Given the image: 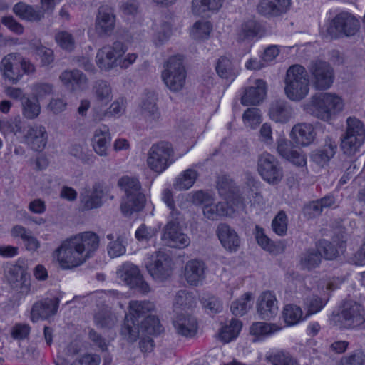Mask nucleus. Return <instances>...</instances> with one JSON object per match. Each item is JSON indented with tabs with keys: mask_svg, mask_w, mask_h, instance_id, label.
I'll return each instance as SVG.
<instances>
[{
	"mask_svg": "<svg viewBox=\"0 0 365 365\" xmlns=\"http://www.w3.org/2000/svg\"><path fill=\"white\" fill-rule=\"evenodd\" d=\"M97 234L87 231L62 242L55 250L53 256L63 269H71L91 258L99 247Z\"/></svg>",
	"mask_w": 365,
	"mask_h": 365,
	"instance_id": "1",
	"label": "nucleus"
},
{
	"mask_svg": "<svg viewBox=\"0 0 365 365\" xmlns=\"http://www.w3.org/2000/svg\"><path fill=\"white\" fill-rule=\"evenodd\" d=\"M126 45L120 41H115L112 45H106L99 49L96 53V63L101 70L109 71L118 66L125 69L137 59L136 53L124 54L127 51Z\"/></svg>",
	"mask_w": 365,
	"mask_h": 365,
	"instance_id": "2",
	"label": "nucleus"
},
{
	"mask_svg": "<svg viewBox=\"0 0 365 365\" xmlns=\"http://www.w3.org/2000/svg\"><path fill=\"white\" fill-rule=\"evenodd\" d=\"M154 310L155 304L150 301L131 300L120 331L124 339L128 341H135L140 334L139 319L143 320L148 315H152Z\"/></svg>",
	"mask_w": 365,
	"mask_h": 365,
	"instance_id": "3",
	"label": "nucleus"
},
{
	"mask_svg": "<svg viewBox=\"0 0 365 365\" xmlns=\"http://www.w3.org/2000/svg\"><path fill=\"white\" fill-rule=\"evenodd\" d=\"M118 185L125 194L120 204V210L123 215H130L144 207L145 197L140 191L141 185L138 178L123 176L118 180Z\"/></svg>",
	"mask_w": 365,
	"mask_h": 365,
	"instance_id": "4",
	"label": "nucleus"
},
{
	"mask_svg": "<svg viewBox=\"0 0 365 365\" xmlns=\"http://www.w3.org/2000/svg\"><path fill=\"white\" fill-rule=\"evenodd\" d=\"M284 93L291 101H299L309 93V79L306 69L300 65L290 66L284 79Z\"/></svg>",
	"mask_w": 365,
	"mask_h": 365,
	"instance_id": "5",
	"label": "nucleus"
},
{
	"mask_svg": "<svg viewBox=\"0 0 365 365\" xmlns=\"http://www.w3.org/2000/svg\"><path fill=\"white\" fill-rule=\"evenodd\" d=\"M341 98L334 93H321L311 98L309 112L322 120L328 121L343 109Z\"/></svg>",
	"mask_w": 365,
	"mask_h": 365,
	"instance_id": "6",
	"label": "nucleus"
},
{
	"mask_svg": "<svg viewBox=\"0 0 365 365\" xmlns=\"http://www.w3.org/2000/svg\"><path fill=\"white\" fill-rule=\"evenodd\" d=\"M346 123V131L341 137V148L344 154L353 155L365 141V126L356 117H349Z\"/></svg>",
	"mask_w": 365,
	"mask_h": 365,
	"instance_id": "7",
	"label": "nucleus"
},
{
	"mask_svg": "<svg viewBox=\"0 0 365 365\" xmlns=\"http://www.w3.org/2000/svg\"><path fill=\"white\" fill-rule=\"evenodd\" d=\"M162 78L166 86L172 91L182 89L185 83L186 71L181 56H174L168 59L162 71Z\"/></svg>",
	"mask_w": 365,
	"mask_h": 365,
	"instance_id": "8",
	"label": "nucleus"
},
{
	"mask_svg": "<svg viewBox=\"0 0 365 365\" xmlns=\"http://www.w3.org/2000/svg\"><path fill=\"white\" fill-rule=\"evenodd\" d=\"M172 145L165 141L153 144L148 150L147 165L150 170L161 173L174 162Z\"/></svg>",
	"mask_w": 365,
	"mask_h": 365,
	"instance_id": "9",
	"label": "nucleus"
},
{
	"mask_svg": "<svg viewBox=\"0 0 365 365\" xmlns=\"http://www.w3.org/2000/svg\"><path fill=\"white\" fill-rule=\"evenodd\" d=\"M338 317L341 327L346 329L358 328L365 322L363 307L353 301L344 302Z\"/></svg>",
	"mask_w": 365,
	"mask_h": 365,
	"instance_id": "10",
	"label": "nucleus"
},
{
	"mask_svg": "<svg viewBox=\"0 0 365 365\" xmlns=\"http://www.w3.org/2000/svg\"><path fill=\"white\" fill-rule=\"evenodd\" d=\"M257 169L262 178L270 184H277L283 177L282 168L277 158L267 152L259 155Z\"/></svg>",
	"mask_w": 365,
	"mask_h": 365,
	"instance_id": "11",
	"label": "nucleus"
},
{
	"mask_svg": "<svg viewBox=\"0 0 365 365\" xmlns=\"http://www.w3.org/2000/svg\"><path fill=\"white\" fill-rule=\"evenodd\" d=\"M116 26L115 10L109 5H101L98 9L95 19V31L98 37H110Z\"/></svg>",
	"mask_w": 365,
	"mask_h": 365,
	"instance_id": "12",
	"label": "nucleus"
},
{
	"mask_svg": "<svg viewBox=\"0 0 365 365\" xmlns=\"http://www.w3.org/2000/svg\"><path fill=\"white\" fill-rule=\"evenodd\" d=\"M313 86L318 90H326L334 82V70L331 66L322 61H312L309 66Z\"/></svg>",
	"mask_w": 365,
	"mask_h": 365,
	"instance_id": "13",
	"label": "nucleus"
},
{
	"mask_svg": "<svg viewBox=\"0 0 365 365\" xmlns=\"http://www.w3.org/2000/svg\"><path fill=\"white\" fill-rule=\"evenodd\" d=\"M146 268L153 278L163 281L171 274V259L163 252L158 251L147 259Z\"/></svg>",
	"mask_w": 365,
	"mask_h": 365,
	"instance_id": "14",
	"label": "nucleus"
},
{
	"mask_svg": "<svg viewBox=\"0 0 365 365\" xmlns=\"http://www.w3.org/2000/svg\"><path fill=\"white\" fill-rule=\"evenodd\" d=\"M104 191L101 182H95L91 188H85L80 194L79 210L82 212L98 209L103 205Z\"/></svg>",
	"mask_w": 365,
	"mask_h": 365,
	"instance_id": "15",
	"label": "nucleus"
},
{
	"mask_svg": "<svg viewBox=\"0 0 365 365\" xmlns=\"http://www.w3.org/2000/svg\"><path fill=\"white\" fill-rule=\"evenodd\" d=\"M162 240L168 246L176 248H185L190 243V237L173 221H168L164 227Z\"/></svg>",
	"mask_w": 365,
	"mask_h": 365,
	"instance_id": "16",
	"label": "nucleus"
},
{
	"mask_svg": "<svg viewBox=\"0 0 365 365\" xmlns=\"http://www.w3.org/2000/svg\"><path fill=\"white\" fill-rule=\"evenodd\" d=\"M20 54L11 53L5 56L0 62V71L4 78L12 83H18L23 76L19 68Z\"/></svg>",
	"mask_w": 365,
	"mask_h": 365,
	"instance_id": "17",
	"label": "nucleus"
},
{
	"mask_svg": "<svg viewBox=\"0 0 365 365\" xmlns=\"http://www.w3.org/2000/svg\"><path fill=\"white\" fill-rule=\"evenodd\" d=\"M24 140L32 150L41 152L48 143V133L46 128L38 124L29 126L24 136Z\"/></svg>",
	"mask_w": 365,
	"mask_h": 365,
	"instance_id": "18",
	"label": "nucleus"
},
{
	"mask_svg": "<svg viewBox=\"0 0 365 365\" xmlns=\"http://www.w3.org/2000/svg\"><path fill=\"white\" fill-rule=\"evenodd\" d=\"M331 28L346 36L355 35L360 28L359 20L351 14L342 11L338 14L331 21Z\"/></svg>",
	"mask_w": 365,
	"mask_h": 365,
	"instance_id": "19",
	"label": "nucleus"
},
{
	"mask_svg": "<svg viewBox=\"0 0 365 365\" xmlns=\"http://www.w3.org/2000/svg\"><path fill=\"white\" fill-rule=\"evenodd\" d=\"M59 80L64 87L72 92L83 91L88 86L86 75L78 69H66L59 76Z\"/></svg>",
	"mask_w": 365,
	"mask_h": 365,
	"instance_id": "20",
	"label": "nucleus"
},
{
	"mask_svg": "<svg viewBox=\"0 0 365 365\" xmlns=\"http://www.w3.org/2000/svg\"><path fill=\"white\" fill-rule=\"evenodd\" d=\"M257 312L262 319L269 320L278 313V302L273 292H263L257 301Z\"/></svg>",
	"mask_w": 365,
	"mask_h": 365,
	"instance_id": "21",
	"label": "nucleus"
},
{
	"mask_svg": "<svg viewBox=\"0 0 365 365\" xmlns=\"http://www.w3.org/2000/svg\"><path fill=\"white\" fill-rule=\"evenodd\" d=\"M59 302L58 297H53L46 298L34 303L31 310V321L36 322L39 319H48L56 314Z\"/></svg>",
	"mask_w": 365,
	"mask_h": 365,
	"instance_id": "22",
	"label": "nucleus"
},
{
	"mask_svg": "<svg viewBox=\"0 0 365 365\" xmlns=\"http://www.w3.org/2000/svg\"><path fill=\"white\" fill-rule=\"evenodd\" d=\"M176 313L173 320L176 333L185 337L194 336L197 331L196 319L186 312Z\"/></svg>",
	"mask_w": 365,
	"mask_h": 365,
	"instance_id": "23",
	"label": "nucleus"
},
{
	"mask_svg": "<svg viewBox=\"0 0 365 365\" xmlns=\"http://www.w3.org/2000/svg\"><path fill=\"white\" fill-rule=\"evenodd\" d=\"M290 0H259L257 12L267 17H277L285 14L290 7Z\"/></svg>",
	"mask_w": 365,
	"mask_h": 365,
	"instance_id": "24",
	"label": "nucleus"
},
{
	"mask_svg": "<svg viewBox=\"0 0 365 365\" xmlns=\"http://www.w3.org/2000/svg\"><path fill=\"white\" fill-rule=\"evenodd\" d=\"M222 246L229 252H236L240 245V238L236 231L226 223H220L216 230Z\"/></svg>",
	"mask_w": 365,
	"mask_h": 365,
	"instance_id": "25",
	"label": "nucleus"
},
{
	"mask_svg": "<svg viewBox=\"0 0 365 365\" xmlns=\"http://www.w3.org/2000/svg\"><path fill=\"white\" fill-rule=\"evenodd\" d=\"M294 110L291 105L284 100H276L271 103L268 115L277 123L284 124L294 117Z\"/></svg>",
	"mask_w": 365,
	"mask_h": 365,
	"instance_id": "26",
	"label": "nucleus"
},
{
	"mask_svg": "<svg viewBox=\"0 0 365 365\" xmlns=\"http://www.w3.org/2000/svg\"><path fill=\"white\" fill-rule=\"evenodd\" d=\"M205 269V264L202 260H189L184 267V277L189 284L197 286L204 280Z\"/></svg>",
	"mask_w": 365,
	"mask_h": 365,
	"instance_id": "27",
	"label": "nucleus"
},
{
	"mask_svg": "<svg viewBox=\"0 0 365 365\" xmlns=\"http://www.w3.org/2000/svg\"><path fill=\"white\" fill-rule=\"evenodd\" d=\"M157 101L158 98L155 93L149 92L143 98L140 103V113L148 123H156L160 118L161 115L157 106Z\"/></svg>",
	"mask_w": 365,
	"mask_h": 365,
	"instance_id": "28",
	"label": "nucleus"
},
{
	"mask_svg": "<svg viewBox=\"0 0 365 365\" xmlns=\"http://www.w3.org/2000/svg\"><path fill=\"white\" fill-rule=\"evenodd\" d=\"M267 93L266 83L262 79L255 81L254 86L246 89L241 98V103L245 106L258 105L263 101Z\"/></svg>",
	"mask_w": 365,
	"mask_h": 365,
	"instance_id": "29",
	"label": "nucleus"
},
{
	"mask_svg": "<svg viewBox=\"0 0 365 365\" xmlns=\"http://www.w3.org/2000/svg\"><path fill=\"white\" fill-rule=\"evenodd\" d=\"M315 135L313 125L307 123H298L294 125L290 133L291 138L301 146L310 145L314 141Z\"/></svg>",
	"mask_w": 365,
	"mask_h": 365,
	"instance_id": "30",
	"label": "nucleus"
},
{
	"mask_svg": "<svg viewBox=\"0 0 365 365\" xmlns=\"http://www.w3.org/2000/svg\"><path fill=\"white\" fill-rule=\"evenodd\" d=\"M336 149V141L327 138L324 146L312 153L311 159L319 166L324 167L334 156Z\"/></svg>",
	"mask_w": 365,
	"mask_h": 365,
	"instance_id": "31",
	"label": "nucleus"
},
{
	"mask_svg": "<svg viewBox=\"0 0 365 365\" xmlns=\"http://www.w3.org/2000/svg\"><path fill=\"white\" fill-rule=\"evenodd\" d=\"M111 138L109 129L106 125L96 130L92 138L94 151L100 156H107Z\"/></svg>",
	"mask_w": 365,
	"mask_h": 365,
	"instance_id": "32",
	"label": "nucleus"
},
{
	"mask_svg": "<svg viewBox=\"0 0 365 365\" xmlns=\"http://www.w3.org/2000/svg\"><path fill=\"white\" fill-rule=\"evenodd\" d=\"M11 234L14 237H20L25 248L29 252L37 251L41 246L40 241L33 235L32 232L22 225L14 226Z\"/></svg>",
	"mask_w": 365,
	"mask_h": 365,
	"instance_id": "33",
	"label": "nucleus"
},
{
	"mask_svg": "<svg viewBox=\"0 0 365 365\" xmlns=\"http://www.w3.org/2000/svg\"><path fill=\"white\" fill-rule=\"evenodd\" d=\"M14 13L19 18L29 21H38L44 16L42 9H36L24 2H19L13 7Z\"/></svg>",
	"mask_w": 365,
	"mask_h": 365,
	"instance_id": "34",
	"label": "nucleus"
},
{
	"mask_svg": "<svg viewBox=\"0 0 365 365\" xmlns=\"http://www.w3.org/2000/svg\"><path fill=\"white\" fill-rule=\"evenodd\" d=\"M95 324L102 329H111L117 323V317L108 306H103L94 314Z\"/></svg>",
	"mask_w": 365,
	"mask_h": 365,
	"instance_id": "35",
	"label": "nucleus"
},
{
	"mask_svg": "<svg viewBox=\"0 0 365 365\" xmlns=\"http://www.w3.org/2000/svg\"><path fill=\"white\" fill-rule=\"evenodd\" d=\"M118 277L130 287L136 282L141 274L138 267L130 262H125L117 271Z\"/></svg>",
	"mask_w": 365,
	"mask_h": 365,
	"instance_id": "36",
	"label": "nucleus"
},
{
	"mask_svg": "<svg viewBox=\"0 0 365 365\" xmlns=\"http://www.w3.org/2000/svg\"><path fill=\"white\" fill-rule=\"evenodd\" d=\"M260 31V25L254 19L245 21L237 34V41L242 42L256 37Z\"/></svg>",
	"mask_w": 365,
	"mask_h": 365,
	"instance_id": "37",
	"label": "nucleus"
},
{
	"mask_svg": "<svg viewBox=\"0 0 365 365\" xmlns=\"http://www.w3.org/2000/svg\"><path fill=\"white\" fill-rule=\"evenodd\" d=\"M266 359L272 365H299L295 357L283 349L267 354Z\"/></svg>",
	"mask_w": 365,
	"mask_h": 365,
	"instance_id": "38",
	"label": "nucleus"
},
{
	"mask_svg": "<svg viewBox=\"0 0 365 365\" xmlns=\"http://www.w3.org/2000/svg\"><path fill=\"white\" fill-rule=\"evenodd\" d=\"M93 92L96 101L101 104H107L113 98L111 87L107 81L103 80L95 82Z\"/></svg>",
	"mask_w": 365,
	"mask_h": 365,
	"instance_id": "39",
	"label": "nucleus"
},
{
	"mask_svg": "<svg viewBox=\"0 0 365 365\" xmlns=\"http://www.w3.org/2000/svg\"><path fill=\"white\" fill-rule=\"evenodd\" d=\"M322 262L318 250L310 249L301 255L299 265L304 270L311 271L318 267Z\"/></svg>",
	"mask_w": 365,
	"mask_h": 365,
	"instance_id": "40",
	"label": "nucleus"
},
{
	"mask_svg": "<svg viewBox=\"0 0 365 365\" xmlns=\"http://www.w3.org/2000/svg\"><path fill=\"white\" fill-rule=\"evenodd\" d=\"M203 214L205 217L210 220H217L221 217L230 215L229 209L223 202L207 203L203 207Z\"/></svg>",
	"mask_w": 365,
	"mask_h": 365,
	"instance_id": "41",
	"label": "nucleus"
},
{
	"mask_svg": "<svg viewBox=\"0 0 365 365\" xmlns=\"http://www.w3.org/2000/svg\"><path fill=\"white\" fill-rule=\"evenodd\" d=\"M216 71L222 78L233 80L237 73V69L227 57H220L216 64Z\"/></svg>",
	"mask_w": 365,
	"mask_h": 365,
	"instance_id": "42",
	"label": "nucleus"
},
{
	"mask_svg": "<svg viewBox=\"0 0 365 365\" xmlns=\"http://www.w3.org/2000/svg\"><path fill=\"white\" fill-rule=\"evenodd\" d=\"M242 323L237 319H232L230 324L222 327L219 333V337L224 343H229L239 334Z\"/></svg>",
	"mask_w": 365,
	"mask_h": 365,
	"instance_id": "43",
	"label": "nucleus"
},
{
	"mask_svg": "<svg viewBox=\"0 0 365 365\" xmlns=\"http://www.w3.org/2000/svg\"><path fill=\"white\" fill-rule=\"evenodd\" d=\"M196 304V299L192 293L185 290H180L178 292L174 303V310L178 312V310H185L190 309Z\"/></svg>",
	"mask_w": 365,
	"mask_h": 365,
	"instance_id": "44",
	"label": "nucleus"
},
{
	"mask_svg": "<svg viewBox=\"0 0 365 365\" xmlns=\"http://www.w3.org/2000/svg\"><path fill=\"white\" fill-rule=\"evenodd\" d=\"M198 176L197 172L193 169H187L181 173L174 183V187L178 190H186L194 185Z\"/></svg>",
	"mask_w": 365,
	"mask_h": 365,
	"instance_id": "45",
	"label": "nucleus"
},
{
	"mask_svg": "<svg viewBox=\"0 0 365 365\" xmlns=\"http://www.w3.org/2000/svg\"><path fill=\"white\" fill-rule=\"evenodd\" d=\"M252 295L250 292L243 294L240 298L233 302L230 309L235 316H242L251 308L252 305Z\"/></svg>",
	"mask_w": 365,
	"mask_h": 365,
	"instance_id": "46",
	"label": "nucleus"
},
{
	"mask_svg": "<svg viewBox=\"0 0 365 365\" xmlns=\"http://www.w3.org/2000/svg\"><path fill=\"white\" fill-rule=\"evenodd\" d=\"M101 357L96 354H84L73 361L63 358L58 359L56 365H99Z\"/></svg>",
	"mask_w": 365,
	"mask_h": 365,
	"instance_id": "47",
	"label": "nucleus"
},
{
	"mask_svg": "<svg viewBox=\"0 0 365 365\" xmlns=\"http://www.w3.org/2000/svg\"><path fill=\"white\" fill-rule=\"evenodd\" d=\"M261 110L257 108H247L242 115V121L245 126L255 129L262 122Z\"/></svg>",
	"mask_w": 365,
	"mask_h": 365,
	"instance_id": "48",
	"label": "nucleus"
},
{
	"mask_svg": "<svg viewBox=\"0 0 365 365\" xmlns=\"http://www.w3.org/2000/svg\"><path fill=\"white\" fill-rule=\"evenodd\" d=\"M140 329L150 335L159 334L163 329L159 319L155 315H148V317L141 321Z\"/></svg>",
	"mask_w": 365,
	"mask_h": 365,
	"instance_id": "49",
	"label": "nucleus"
},
{
	"mask_svg": "<svg viewBox=\"0 0 365 365\" xmlns=\"http://www.w3.org/2000/svg\"><path fill=\"white\" fill-rule=\"evenodd\" d=\"M283 317L285 322L288 325L297 324L302 318V311L297 305L287 304L284 307Z\"/></svg>",
	"mask_w": 365,
	"mask_h": 365,
	"instance_id": "50",
	"label": "nucleus"
},
{
	"mask_svg": "<svg viewBox=\"0 0 365 365\" xmlns=\"http://www.w3.org/2000/svg\"><path fill=\"white\" fill-rule=\"evenodd\" d=\"M212 30V26L208 21H197L192 26L190 36L196 40L207 39Z\"/></svg>",
	"mask_w": 365,
	"mask_h": 365,
	"instance_id": "51",
	"label": "nucleus"
},
{
	"mask_svg": "<svg viewBox=\"0 0 365 365\" xmlns=\"http://www.w3.org/2000/svg\"><path fill=\"white\" fill-rule=\"evenodd\" d=\"M327 304V300L313 294L306 297L304 300V308L307 310V315L319 312Z\"/></svg>",
	"mask_w": 365,
	"mask_h": 365,
	"instance_id": "52",
	"label": "nucleus"
},
{
	"mask_svg": "<svg viewBox=\"0 0 365 365\" xmlns=\"http://www.w3.org/2000/svg\"><path fill=\"white\" fill-rule=\"evenodd\" d=\"M55 41L63 50L71 51L74 49V38L71 34L66 31H58L55 35Z\"/></svg>",
	"mask_w": 365,
	"mask_h": 365,
	"instance_id": "53",
	"label": "nucleus"
},
{
	"mask_svg": "<svg viewBox=\"0 0 365 365\" xmlns=\"http://www.w3.org/2000/svg\"><path fill=\"white\" fill-rule=\"evenodd\" d=\"M278 329L274 324L259 322L252 324L250 332L252 335L257 336H267L276 332Z\"/></svg>",
	"mask_w": 365,
	"mask_h": 365,
	"instance_id": "54",
	"label": "nucleus"
},
{
	"mask_svg": "<svg viewBox=\"0 0 365 365\" xmlns=\"http://www.w3.org/2000/svg\"><path fill=\"white\" fill-rule=\"evenodd\" d=\"M317 250L320 252L321 257L323 256L327 260L335 259L339 254V251L335 245L325 240L319 241Z\"/></svg>",
	"mask_w": 365,
	"mask_h": 365,
	"instance_id": "55",
	"label": "nucleus"
},
{
	"mask_svg": "<svg viewBox=\"0 0 365 365\" xmlns=\"http://www.w3.org/2000/svg\"><path fill=\"white\" fill-rule=\"evenodd\" d=\"M217 187L221 196L227 198L230 195L235 192V186L232 180L226 177L222 176L217 180Z\"/></svg>",
	"mask_w": 365,
	"mask_h": 365,
	"instance_id": "56",
	"label": "nucleus"
},
{
	"mask_svg": "<svg viewBox=\"0 0 365 365\" xmlns=\"http://www.w3.org/2000/svg\"><path fill=\"white\" fill-rule=\"evenodd\" d=\"M273 231L278 235H284L287 230V216L283 211L279 212L272 222Z\"/></svg>",
	"mask_w": 365,
	"mask_h": 365,
	"instance_id": "57",
	"label": "nucleus"
},
{
	"mask_svg": "<svg viewBox=\"0 0 365 365\" xmlns=\"http://www.w3.org/2000/svg\"><path fill=\"white\" fill-rule=\"evenodd\" d=\"M23 114L29 119H34L36 118L39 115L41 110L38 100H30L26 98L23 102Z\"/></svg>",
	"mask_w": 365,
	"mask_h": 365,
	"instance_id": "58",
	"label": "nucleus"
},
{
	"mask_svg": "<svg viewBox=\"0 0 365 365\" xmlns=\"http://www.w3.org/2000/svg\"><path fill=\"white\" fill-rule=\"evenodd\" d=\"M337 365H365V354L356 350L341 359Z\"/></svg>",
	"mask_w": 365,
	"mask_h": 365,
	"instance_id": "59",
	"label": "nucleus"
},
{
	"mask_svg": "<svg viewBox=\"0 0 365 365\" xmlns=\"http://www.w3.org/2000/svg\"><path fill=\"white\" fill-rule=\"evenodd\" d=\"M34 51L41 58L43 66H48L53 61V51L41 43L34 45Z\"/></svg>",
	"mask_w": 365,
	"mask_h": 365,
	"instance_id": "60",
	"label": "nucleus"
},
{
	"mask_svg": "<svg viewBox=\"0 0 365 365\" xmlns=\"http://www.w3.org/2000/svg\"><path fill=\"white\" fill-rule=\"evenodd\" d=\"M108 254L110 257H118L125 253V245L123 242L121 237H118L115 240L110 242L107 247Z\"/></svg>",
	"mask_w": 365,
	"mask_h": 365,
	"instance_id": "61",
	"label": "nucleus"
},
{
	"mask_svg": "<svg viewBox=\"0 0 365 365\" xmlns=\"http://www.w3.org/2000/svg\"><path fill=\"white\" fill-rule=\"evenodd\" d=\"M259 140L267 146L273 144L272 128L270 123H264L262 125L259 131Z\"/></svg>",
	"mask_w": 365,
	"mask_h": 365,
	"instance_id": "62",
	"label": "nucleus"
},
{
	"mask_svg": "<svg viewBox=\"0 0 365 365\" xmlns=\"http://www.w3.org/2000/svg\"><path fill=\"white\" fill-rule=\"evenodd\" d=\"M277 151L278 154L286 159L289 157V154L294 150L292 143L284 137H280L277 140Z\"/></svg>",
	"mask_w": 365,
	"mask_h": 365,
	"instance_id": "63",
	"label": "nucleus"
},
{
	"mask_svg": "<svg viewBox=\"0 0 365 365\" xmlns=\"http://www.w3.org/2000/svg\"><path fill=\"white\" fill-rule=\"evenodd\" d=\"M225 199L227 200V203L225 205L229 209L230 215L232 212L243 210L245 207L242 198L235 192L230 195V197H227V198Z\"/></svg>",
	"mask_w": 365,
	"mask_h": 365,
	"instance_id": "64",
	"label": "nucleus"
}]
</instances>
